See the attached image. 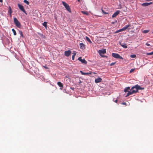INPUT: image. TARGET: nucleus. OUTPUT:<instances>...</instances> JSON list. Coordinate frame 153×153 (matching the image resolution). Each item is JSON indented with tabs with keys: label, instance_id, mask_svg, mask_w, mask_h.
Segmentation results:
<instances>
[{
	"label": "nucleus",
	"instance_id": "1",
	"mask_svg": "<svg viewBox=\"0 0 153 153\" xmlns=\"http://www.w3.org/2000/svg\"><path fill=\"white\" fill-rule=\"evenodd\" d=\"M143 89V88H141L140 86L138 85H136L135 86H133L131 88L130 91H128V93H127L125 97H127L130 95L136 93L138 91V90Z\"/></svg>",
	"mask_w": 153,
	"mask_h": 153
},
{
	"label": "nucleus",
	"instance_id": "2",
	"mask_svg": "<svg viewBox=\"0 0 153 153\" xmlns=\"http://www.w3.org/2000/svg\"><path fill=\"white\" fill-rule=\"evenodd\" d=\"M98 53L102 57H107V56L103 54L106 53V50L105 49L102 50H100L98 51Z\"/></svg>",
	"mask_w": 153,
	"mask_h": 153
},
{
	"label": "nucleus",
	"instance_id": "3",
	"mask_svg": "<svg viewBox=\"0 0 153 153\" xmlns=\"http://www.w3.org/2000/svg\"><path fill=\"white\" fill-rule=\"evenodd\" d=\"M13 20L16 26L18 28H20L21 26V24L17 19L16 17H14L13 18Z\"/></svg>",
	"mask_w": 153,
	"mask_h": 153
},
{
	"label": "nucleus",
	"instance_id": "4",
	"mask_svg": "<svg viewBox=\"0 0 153 153\" xmlns=\"http://www.w3.org/2000/svg\"><path fill=\"white\" fill-rule=\"evenodd\" d=\"M62 3L64 6L65 7L66 9L70 13H71V10L70 9V8L69 7V5L64 1H62Z\"/></svg>",
	"mask_w": 153,
	"mask_h": 153
},
{
	"label": "nucleus",
	"instance_id": "5",
	"mask_svg": "<svg viewBox=\"0 0 153 153\" xmlns=\"http://www.w3.org/2000/svg\"><path fill=\"white\" fill-rule=\"evenodd\" d=\"M112 56L116 59H123V58L119 54L117 53H112Z\"/></svg>",
	"mask_w": 153,
	"mask_h": 153
},
{
	"label": "nucleus",
	"instance_id": "6",
	"mask_svg": "<svg viewBox=\"0 0 153 153\" xmlns=\"http://www.w3.org/2000/svg\"><path fill=\"white\" fill-rule=\"evenodd\" d=\"M18 6L19 9L21 10V11H22L24 13L27 14L23 6L22 5L20 4H18Z\"/></svg>",
	"mask_w": 153,
	"mask_h": 153
},
{
	"label": "nucleus",
	"instance_id": "7",
	"mask_svg": "<svg viewBox=\"0 0 153 153\" xmlns=\"http://www.w3.org/2000/svg\"><path fill=\"white\" fill-rule=\"evenodd\" d=\"M71 51L69 50L68 51H65L64 54L65 56L68 57L71 55Z\"/></svg>",
	"mask_w": 153,
	"mask_h": 153
},
{
	"label": "nucleus",
	"instance_id": "8",
	"mask_svg": "<svg viewBox=\"0 0 153 153\" xmlns=\"http://www.w3.org/2000/svg\"><path fill=\"white\" fill-rule=\"evenodd\" d=\"M119 44L122 47L124 48H127L126 44L124 43H121L120 42H119Z\"/></svg>",
	"mask_w": 153,
	"mask_h": 153
},
{
	"label": "nucleus",
	"instance_id": "9",
	"mask_svg": "<svg viewBox=\"0 0 153 153\" xmlns=\"http://www.w3.org/2000/svg\"><path fill=\"white\" fill-rule=\"evenodd\" d=\"M120 11L119 10H117L112 15V17L114 18L115 17L117 16L120 13Z\"/></svg>",
	"mask_w": 153,
	"mask_h": 153
},
{
	"label": "nucleus",
	"instance_id": "10",
	"mask_svg": "<svg viewBox=\"0 0 153 153\" xmlns=\"http://www.w3.org/2000/svg\"><path fill=\"white\" fill-rule=\"evenodd\" d=\"M102 79L100 77H98V78L96 79H95V82L96 83H97L99 82H101Z\"/></svg>",
	"mask_w": 153,
	"mask_h": 153
},
{
	"label": "nucleus",
	"instance_id": "11",
	"mask_svg": "<svg viewBox=\"0 0 153 153\" xmlns=\"http://www.w3.org/2000/svg\"><path fill=\"white\" fill-rule=\"evenodd\" d=\"M80 72L81 73V74L83 75H88L89 74H91V72H90L88 73H85L81 71H80Z\"/></svg>",
	"mask_w": 153,
	"mask_h": 153
},
{
	"label": "nucleus",
	"instance_id": "12",
	"mask_svg": "<svg viewBox=\"0 0 153 153\" xmlns=\"http://www.w3.org/2000/svg\"><path fill=\"white\" fill-rule=\"evenodd\" d=\"M9 11H8V13H9L10 16L11 17L12 16V11L11 7L10 6H9Z\"/></svg>",
	"mask_w": 153,
	"mask_h": 153
},
{
	"label": "nucleus",
	"instance_id": "13",
	"mask_svg": "<svg viewBox=\"0 0 153 153\" xmlns=\"http://www.w3.org/2000/svg\"><path fill=\"white\" fill-rule=\"evenodd\" d=\"M152 4V2H151L150 3L146 2V3H143L142 4V6H146L149 5H150V4Z\"/></svg>",
	"mask_w": 153,
	"mask_h": 153
},
{
	"label": "nucleus",
	"instance_id": "14",
	"mask_svg": "<svg viewBox=\"0 0 153 153\" xmlns=\"http://www.w3.org/2000/svg\"><path fill=\"white\" fill-rule=\"evenodd\" d=\"M130 90L131 89L130 87H128L125 88L124 90V91L125 92H127L128 93V91H130Z\"/></svg>",
	"mask_w": 153,
	"mask_h": 153
},
{
	"label": "nucleus",
	"instance_id": "15",
	"mask_svg": "<svg viewBox=\"0 0 153 153\" xmlns=\"http://www.w3.org/2000/svg\"><path fill=\"white\" fill-rule=\"evenodd\" d=\"M57 84L59 87L61 88H60V89H62L63 87V85L62 84L61 82H57Z\"/></svg>",
	"mask_w": 153,
	"mask_h": 153
},
{
	"label": "nucleus",
	"instance_id": "16",
	"mask_svg": "<svg viewBox=\"0 0 153 153\" xmlns=\"http://www.w3.org/2000/svg\"><path fill=\"white\" fill-rule=\"evenodd\" d=\"M131 26V25L128 24V25H126L125 27H123V30L124 31L125 30H126L128 27H130Z\"/></svg>",
	"mask_w": 153,
	"mask_h": 153
},
{
	"label": "nucleus",
	"instance_id": "17",
	"mask_svg": "<svg viewBox=\"0 0 153 153\" xmlns=\"http://www.w3.org/2000/svg\"><path fill=\"white\" fill-rule=\"evenodd\" d=\"M131 26V25L128 24V25H126L125 27H123V30L124 31L125 30H126L128 27H130Z\"/></svg>",
	"mask_w": 153,
	"mask_h": 153
},
{
	"label": "nucleus",
	"instance_id": "18",
	"mask_svg": "<svg viewBox=\"0 0 153 153\" xmlns=\"http://www.w3.org/2000/svg\"><path fill=\"white\" fill-rule=\"evenodd\" d=\"M80 48L81 49H83L85 48V45L83 43H80Z\"/></svg>",
	"mask_w": 153,
	"mask_h": 153
},
{
	"label": "nucleus",
	"instance_id": "19",
	"mask_svg": "<svg viewBox=\"0 0 153 153\" xmlns=\"http://www.w3.org/2000/svg\"><path fill=\"white\" fill-rule=\"evenodd\" d=\"M81 62L82 63L84 64H86L87 63V61L85 60L84 59H82V60L81 61Z\"/></svg>",
	"mask_w": 153,
	"mask_h": 153
},
{
	"label": "nucleus",
	"instance_id": "20",
	"mask_svg": "<svg viewBox=\"0 0 153 153\" xmlns=\"http://www.w3.org/2000/svg\"><path fill=\"white\" fill-rule=\"evenodd\" d=\"M81 12L83 14L86 15H88L89 14L88 12L86 11H82Z\"/></svg>",
	"mask_w": 153,
	"mask_h": 153
},
{
	"label": "nucleus",
	"instance_id": "21",
	"mask_svg": "<svg viewBox=\"0 0 153 153\" xmlns=\"http://www.w3.org/2000/svg\"><path fill=\"white\" fill-rule=\"evenodd\" d=\"M85 39H86V40L90 43H91L92 42L91 41L90 39L88 37L85 36Z\"/></svg>",
	"mask_w": 153,
	"mask_h": 153
},
{
	"label": "nucleus",
	"instance_id": "22",
	"mask_svg": "<svg viewBox=\"0 0 153 153\" xmlns=\"http://www.w3.org/2000/svg\"><path fill=\"white\" fill-rule=\"evenodd\" d=\"M12 30L13 33L14 35L16 36V33L14 29L13 28L12 29Z\"/></svg>",
	"mask_w": 153,
	"mask_h": 153
},
{
	"label": "nucleus",
	"instance_id": "23",
	"mask_svg": "<svg viewBox=\"0 0 153 153\" xmlns=\"http://www.w3.org/2000/svg\"><path fill=\"white\" fill-rule=\"evenodd\" d=\"M47 22H44L42 25L43 26H44L45 27H47Z\"/></svg>",
	"mask_w": 153,
	"mask_h": 153
},
{
	"label": "nucleus",
	"instance_id": "24",
	"mask_svg": "<svg viewBox=\"0 0 153 153\" xmlns=\"http://www.w3.org/2000/svg\"><path fill=\"white\" fill-rule=\"evenodd\" d=\"M149 31V30H145L143 31V33H148Z\"/></svg>",
	"mask_w": 153,
	"mask_h": 153
},
{
	"label": "nucleus",
	"instance_id": "25",
	"mask_svg": "<svg viewBox=\"0 0 153 153\" xmlns=\"http://www.w3.org/2000/svg\"><path fill=\"white\" fill-rule=\"evenodd\" d=\"M24 2L27 5H28L29 4V1L27 0H24Z\"/></svg>",
	"mask_w": 153,
	"mask_h": 153
},
{
	"label": "nucleus",
	"instance_id": "26",
	"mask_svg": "<svg viewBox=\"0 0 153 153\" xmlns=\"http://www.w3.org/2000/svg\"><path fill=\"white\" fill-rule=\"evenodd\" d=\"M19 33L20 35L21 36H22V38H23V35L22 33V32L21 30L19 31Z\"/></svg>",
	"mask_w": 153,
	"mask_h": 153
},
{
	"label": "nucleus",
	"instance_id": "27",
	"mask_svg": "<svg viewBox=\"0 0 153 153\" xmlns=\"http://www.w3.org/2000/svg\"><path fill=\"white\" fill-rule=\"evenodd\" d=\"M130 56L131 58H134L136 57V55L135 54H133L131 55Z\"/></svg>",
	"mask_w": 153,
	"mask_h": 153
},
{
	"label": "nucleus",
	"instance_id": "28",
	"mask_svg": "<svg viewBox=\"0 0 153 153\" xmlns=\"http://www.w3.org/2000/svg\"><path fill=\"white\" fill-rule=\"evenodd\" d=\"M153 54V51H152L151 52L148 53H147V55H151Z\"/></svg>",
	"mask_w": 153,
	"mask_h": 153
},
{
	"label": "nucleus",
	"instance_id": "29",
	"mask_svg": "<svg viewBox=\"0 0 153 153\" xmlns=\"http://www.w3.org/2000/svg\"><path fill=\"white\" fill-rule=\"evenodd\" d=\"M134 70H135L134 68H132L130 71V72L132 73V72H133L134 71Z\"/></svg>",
	"mask_w": 153,
	"mask_h": 153
},
{
	"label": "nucleus",
	"instance_id": "30",
	"mask_svg": "<svg viewBox=\"0 0 153 153\" xmlns=\"http://www.w3.org/2000/svg\"><path fill=\"white\" fill-rule=\"evenodd\" d=\"M124 31V30H123V28H121V29H120L119 30V31L120 32H121V31Z\"/></svg>",
	"mask_w": 153,
	"mask_h": 153
},
{
	"label": "nucleus",
	"instance_id": "31",
	"mask_svg": "<svg viewBox=\"0 0 153 153\" xmlns=\"http://www.w3.org/2000/svg\"><path fill=\"white\" fill-rule=\"evenodd\" d=\"M115 63H116V62L111 63L110 64V66H112V65H114L115 64Z\"/></svg>",
	"mask_w": 153,
	"mask_h": 153
},
{
	"label": "nucleus",
	"instance_id": "32",
	"mask_svg": "<svg viewBox=\"0 0 153 153\" xmlns=\"http://www.w3.org/2000/svg\"><path fill=\"white\" fill-rule=\"evenodd\" d=\"M73 55H74V56H75L76 54V52L75 51H74L73 52Z\"/></svg>",
	"mask_w": 153,
	"mask_h": 153
},
{
	"label": "nucleus",
	"instance_id": "33",
	"mask_svg": "<svg viewBox=\"0 0 153 153\" xmlns=\"http://www.w3.org/2000/svg\"><path fill=\"white\" fill-rule=\"evenodd\" d=\"M82 58L81 57H79L78 59V60H79V61H81L82 60Z\"/></svg>",
	"mask_w": 153,
	"mask_h": 153
},
{
	"label": "nucleus",
	"instance_id": "34",
	"mask_svg": "<svg viewBox=\"0 0 153 153\" xmlns=\"http://www.w3.org/2000/svg\"><path fill=\"white\" fill-rule=\"evenodd\" d=\"M75 56L74 55H72V59L73 60H74V58H75Z\"/></svg>",
	"mask_w": 153,
	"mask_h": 153
},
{
	"label": "nucleus",
	"instance_id": "35",
	"mask_svg": "<svg viewBox=\"0 0 153 153\" xmlns=\"http://www.w3.org/2000/svg\"><path fill=\"white\" fill-rule=\"evenodd\" d=\"M146 45L147 46H150V44H149L148 43H146Z\"/></svg>",
	"mask_w": 153,
	"mask_h": 153
},
{
	"label": "nucleus",
	"instance_id": "36",
	"mask_svg": "<svg viewBox=\"0 0 153 153\" xmlns=\"http://www.w3.org/2000/svg\"><path fill=\"white\" fill-rule=\"evenodd\" d=\"M122 104H123V105H126V102H123L122 103Z\"/></svg>",
	"mask_w": 153,
	"mask_h": 153
},
{
	"label": "nucleus",
	"instance_id": "37",
	"mask_svg": "<svg viewBox=\"0 0 153 153\" xmlns=\"http://www.w3.org/2000/svg\"><path fill=\"white\" fill-rule=\"evenodd\" d=\"M119 32H120L119 31V30H117V31H116L115 32V33H119Z\"/></svg>",
	"mask_w": 153,
	"mask_h": 153
},
{
	"label": "nucleus",
	"instance_id": "38",
	"mask_svg": "<svg viewBox=\"0 0 153 153\" xmlns=\"http://www.w3.org/2000/svg\"><path fill=\"white\" fill-rule=\"evenodd\" d=\"M113 101H114L115 102H117V99L115 100H114Z\"/></svg>",
	"mask_w": 153,
	"mask_h": 153
},
{
	"label": "nucleus",
	"instance_id": "39",
	"mask_svg": "<svg viewBox=\"0 0 153 153\" xmlns=\"http://www.w3.org/2000/svg\"><path fill=\"white\" fill-rule=\"evenodd\" d=\"M102 11L105 14H108L107 13H106V12H104L103 10H102Z\"/></svg>",
	"mask_w": 153,
	"mask_h": 153
},
{
	"label": "nucleus",
	"instance_id": "40",
	"mask_svg": "<svg viewBox=\"0 0 153 153\" xmlns=\"http://www.w3.org/2000/svg\"><path fill=\"white\" fill-rule=\"evenodd\" d=\"M71 89L73 90H74V88H71Z\"/></svg>",
	"mask_w": 153,
	"mask_h": 153
},
{
	"label": "nucleus",
	"instance_id": "41",
	"mask_svg": "<svg viewBox=\"0 0 153 153\" xmlns=\"http://www.w3.org/2000/svg\"><path fill=\"white\" fill-rule=\"evenodd\" d=\"M3 2V0H0V2L2 3Z\"/></svg>",
	"mask_w": 153,
	"mask_h": 153
},
{
	"label": "nucleus",
	"instance_id": "42",
	"mask_svg": "<svg viewBox=\"0 0 153 153\" xmlns=\"http://www.w3.org/2000/svg\"><path fill=\"white\" fill-rule=\"evenodd\" d=\"M44 68H46V69H47V68H47V67H45H45H44Z\"/></svg>",
	"mask_w": 153,
	"mask_h": 153
},
{
	"label": "nucleus",
	"instance_id": "43",
	"mask_svg": "<svg viewBox=\"0 0 153 153\" xmlns=\"http://www.w3.org/2000/svg\"><path fill=\"white\" fill-rule=\"evenodd\" d=\"M78 0V1H80V0Z\"/></svg>",
	"mask_w": 153,
	"mask_h": 153
},
{
	"label": "nucleus",
	"instance_id": "44",
	"mask_svg": "<svg viewBox=\"0 0 153 153\" xmlns=\"http://www.w3.org/2000/svg\"><path fill=\"white\" fill-rule=\"evenodd\" d=\"M152 0H149V1H152Z\"/></svg>",
	"mask_w": 153,
	"mask_h": 153
},
{
	"label": "nucleus",
	"instance_id": "45",
	"mask_svg": "<svg viewBox=\"0 0 153 153\" xmlns=\"http://www.w3.org/2000/svg\"><path fill=\"white\" fill-rule=\"evenodd\" d=\"M152 33H153V32H152Z\"/></svg>",
	"mask_w": 153,
	"mask_h": 153
}]
</instances>
